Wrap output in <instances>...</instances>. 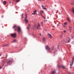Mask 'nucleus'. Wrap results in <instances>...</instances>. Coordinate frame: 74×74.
<instances>
[{
  "instance_id": "obj_22",
  "label": "nucleus",
  "mask_w": 74,
  "mask_h": 74,
  "mask_svg": "<svg viewBox=\"0 0 74 74\" xmlns=\"http://www.w3.org/2000/svg\"><path fill=\"white\" fill-rule=\"evenodd\" d=\"M34 13H36V12H37V11L36 10H35L34 11Z\"/></svg>"
},
{
  "instance_id": "obj_39",
  "label": "nucleus",
  "mask_w": 74,
  "mask_h": 74,
  "mask_svg": "<svg viewBox=\"0 0 74 74\" xmlns=\"http://www.w3.org/2000/svg\"><path fill=\"white\" fill-rule=\"evenodd\" d=\"M63 26H64V27H66V26H65V25H63Z\"/></svg>"
},
{
  "instance_id": "obj_12",
  "label": "nucleus",
  "mask_w": 74,
  "mask_h": 74,
  "mask_svg": "<svg viewBox=\"0 0 74 74\" xmlns=\"http://www.w3.org/2000/svg\"><path fill=\"white\" fill-rule=\"evenodd\" d=\"M4 63H5V60H2V64L3 65L4 64Z\"/></svg>"
},
{
  "instance_id": "obj_7",
  "label": "nucleus",
  "mask_w": 74,
  "mask_h": 74,
  "mask_svg": "<svg viewBox=\"0 0 74 74\" xmlns=\"http://www.w3.org/2000/svg\"><path fill=\"white\" fill-rule=\"evenodd\" d=\"M42 7L43 8V9L44 10H47V9L45 8V6L42 5Z\"/></svg>"
},
{
  "instance_id": "obj_24",
  "label": "nucleus",
  "mask_w": 74,
  "mask_h": 74,
  "mask_svg": "<svg viewBox=\"0 0 74 74\" xmlns=\"http://www.w3.org/2000/svg\"><path fill=\"white\" fill-rule=\"evenodd\" d=\"M32 14L33 15H34V14H37V13H32Z\"/></svg>"
},
{
  "instance_id": "obj_27",
  "label": "nucleus",
  "mask_w": 74,
  "mask_h": 74,
  "mask_svg": "<svg viewBox=\"0 0 74 74\" xmlns=\"http://www.w3.org/2000/svg\"><path fill=\"white\" fill-rule=\"evenodd\" d=\"M18 1H19V0H17V1H16V2H18Z\"/></svg>"
},
{
  "instance_id": "obj_10",
  "label": "nucleus",
  "mask_w": 74,
  "mask_h": 74,
  "mask_svg": "<svg viewBox=\"0 0 74 74\" xmlns=\"http://www.w3.org/2000/svg\"><path fill=\"white\" fill-rule=\"evenodd\" d=\"M25 23H27V22H28V20H27V19H25Z\"/></svg>"
},
{
  "instance_id": "obj_16",
  "label": "nucleus",
  "mask_w": 74,
  "mask_h": 74,
  "mask_svg": "<svg viewBox=\"0 0 74 74\" xmlns=\"http://www.w3.org/2000/svg\"><path fill=\"white\" fill-rule=\"evenodd\" d=\"M40 13H41V14H42L44 13V11L43 10H41L40 11Z\"/></svg>"
},
{
  "instance_id": "obj_9",
  "label": "nucleus",
  "mask_w": 74,
  "mask_h": 74,
  "mask_svg": "<svg viewBox=\"0 0 74 74\" xmlns=\"http://www.w3.org/2000/svg\"><path fill=\"white\" fill-rule=\"evenodd\" d=\"M55 73V71H52L50 73V74H54V73Z\"/></svg>"
},
{
  "instance_id": "obj_35",
  "label": "nucleus",
  "mask_w": 74,
  "mask_h": 74,
  "mask_svg": "<svg viewBox=\"0 0 74 74\" xmlns=\"http://www.w3.org/2000/svg\"><path fill=\"white\" fill-rule=\"evenodd\" d=\"M1 53H0V56H1Z\"/></svg>"
},
{
  "instance_id": "obj_2",
  "label": "nucleus",
  "mask_w": 74,
  "mask_h": 74,
  "mask_svg": "<svg viewBox=\"0 0 74 74\" xmlns=\"http://www.w3.org/2000/svg\"><path fill=\"white\" fill-rule=\"evenodd\" d=\"M16 35V34L15 33H14V34H11V37H12L13 38H15Z\"/></svg>"
},
{
  "instance_id": "obj_20",
  "label": "nucleus",
  "mask_w": 74,
  "mask_h": 74,
  "mask_svg": "<svg viewBox=\"0 0 74 74\" xmlns=\"http://www.w3.org/2000/svg\"><path fill=\"white\" fill-rule=\"evenodd\" d=\"M16 41V40L15 39L14 40V41L13 42H15Z\"/></svg>"
},
{
  "instance_id": "obj_23",
  "label": "nucleus",
  "mask_w": 74,
  "mask_h": 74,
  "mask_svg": "<svg viewBox=\"0 0 74 74\" xmlns=\"http://www.w3.org/2000/svg\"><path fill=\"white\" fill-rule=\"evenodd\" d=\"M64 24L65 25H67V23H64Z\"/></svg>"
},
{
  "instance_id": "obj_40",
  "label": "nucleus",
  "mask_w": 74,
  "mask_h": 74,
  "mask_svg": "<svg viewBox=\"0 0 74 74\" xmlns=\"http://www.w3.org/2000/svg\"><path fill=\"white\" fill-rule=\"evenodd\" d=\"M2 18H3V16H2Z\"/></svg>"
},
{
  "instance_id": "obj_19",
  "label": "nucleus",
  "mask_w": 74,
  "mask_h": 74,
  "mask_svg": "<svg viewBox=\"0 0 74 74\" xmlns=\"http://www.w3.org/2000/svg\"><path fill=\"white\" fill-rule=\"evenodd\" d=\"M26 17H25V19H27V15L26 14H25Z\"/></svg>"
},
{
  "instance_id": "obj_15",
  "label": "nucleus",
  "mask_w": 74,
  "mask_h": 74,
  "mask_svg": "<svg viewBox=\"0 0 74 74\" xmlns=\"http://www.w3.org/2000/svg\"><path fill=\"white\" fill-rule=\"evenodd\" d=\"M40 26V25L39 24H38V27H37V29H38V28Z\"/></svg>"
},
{
  "instance_id": "obj_11",
  "label": "nucleus",
  "mask_w": 74,
  "mask_h": 74,
  "mask_svg": "<svg viewBox=\"0 0 74 74\" xmlns=\"http://www.w3.org/2000/svg\"><path fill=\"white\" fill-rule=\"evenodd\" d=\"M3 4H7V2L6 1H3Z\"/></svg>"
},
{
  "instance_id": "obj_25",
  "label": "nucleus",
  "mask_w": 74,
  "mask_h": 74,
  "mask_svg": "<svg viewBox=\"0 0 74 74\" xmlns=\"http://www.w3.org/2000/svg\"><path fill=\"white\" fill-rule=\"evenodd\" d=\"M64 33H66V30H64Z\"/></svg>"
},
{
  "instance_id": "obj_5",
  "label": "nucleus",
  "mask_w": 74,
  "mask_h": 74,
  "mask_svg": "<svg viewBox=\"0 0 74 74\" xmlns=\"http://www.w3.org/2000/svg\"><path fill=\"white\" fill-rule=\"evenodd\" d=\"M13 28L14 29V31H16L17 30V27L16 26H14L13 27Z\"/></svg>"
},
{
  "instance_id": "obj_3",
  "label": "nucleus",
  "mask_w": 74,
  "mask_h": 74,
  "mask_svg": "<svg viewBox=\"0 0 74 74\" xmlns=\"http://www.w3.org/2000/svg\"><path fill=\"white\" fill-rule=\"evenodd\" d=\"M74 61V58H73L72 59V60H71V61L70 62V63L71 64H70V66H72L73 64V62Z\"/></svg>"
},
{
  "instance_id": "obj_18",
  "label": "nucleus",
  "mask_w": 74,
  "mask_h": 74,
  "mask_svg": "<svg viewBox=\"0 0 74 74\" xmlns=\"http://www.w3.org/2000/svg\"><path fill=\"white\" fill-rule=\"evenodd\" d=\"M43 41H45L46 40V39H45V38H43Z\"/></svg>"
},
{
  "instance_id": "obj_29",
  "label": "nucleus",
  "mask_w": 74,
  "mask_h": 74,
  "mask_svg": "<svg viewBox=\"0 0 74 74\" xmlns=\"http://www.w3.org/2000/svg\"><path fill=\"white\" fill-rule=\"evenodd\" d=\"M39 35H40V36H41V33H40V34H39Z\"/></svg>"
},
{
  "instance_id": "obj_6",
  "label": "nucleus",
  "mask_w": 74,
  "mask_h": 74,
  "mask_svg": "<svg viewBox=\"0 0 74 74\" xmlns=\"http://www.w3.org/2000/svg\"><path fill=\"white\" fill-rule=\"evenodd\" d=\"M51 49L49 48V47L47 45L46 47V49H47V50H49Z\"/></svg>"
},
{
  "instance_id": "obj_1",
  "label": "nucleus",
  "mask_w": 74,
  "mask_h": 74,
  "mask_svg": "<svg viewBox=\"0 0 74 74\" xmlns=\"http://www.w3.org/2000/svg\"><path fill=\"white\" fill-rule=\"evenodd\" d=\"M17 29V30L18 32V34H20L19 32H21V27H18Z\"/></svg>"
},
{
  "instance_id": "obj_41",
  "label": "nucleus",
  "mask_w": 74,
  "mask_h": 74,
  "mask_svg": "<svg viewBox=\"0 0 74 74\" xmlns=\"http://www.w3.org/2000/svg\"><path fill=\"white\" fill-rule=\"evenodd\" d=\"M10 3H11V2H10Z\"/></svg>"
},
{
  "instance_id": "obj_26",
  "label": "nucleus",
  "mask_w": 74,
  "mask_h": 74,
  "mask_svg": "<svg viewBox=\"0 0 74 74\" xmlns=\"http://www.w3.org/2000/svg\"><path fill=\"white\" fill-rule=\"evenodd\" d=\"M2 69V67L0 66V69Z\"/></svg>"
},
{
  "instance_id": "obj_44",
  "label": "nucleus",
  "mask_w": 74,
  "mask_h": 74,
  "mask_svg": "<svg viewBox=\"0 0 74 74\" xmlns=\"http://www.w3.org/2000/svg\"><path fill=\"white\" fill-rule=\"evenodd\" d=\"M14 0V1H15V0Z\"/></svg>"
},
{
  "instance_id": "obj_21",
  "label": "nucleus",
  "mask_w": 74,
  "mask_h": 74,
  "mask_svg": "<svg viewBox=\"0 0 74 74\" xmlns=\"http://www.w3.org/2000/svg\"><path fill=\"white\" fill-rule=\"evenodd\" d=\"M63 68V69H64V68H65V67H64V66H61Z\"/></svg>"
},
{
  "instance_id": "obj_8",
  "label": "nucleus",
  "mask_w": 74,
  "mask_h": 74,
  "mask_svg": "<svg viewBox=\"0 0 74 74\" xmlns=\"http://www.w3.org/2000/svg\"><path fill=\"white\" fill-rule=\"evenodd\" d=\"M48 35L49 37L50 38H52V36H51V34H48Z\"/></svg>"
},
{
  "instance_id": "obj_31",
  "label": "nucleus",
  "mask_w": 74,
  "mask_h": 74,
  "mask_svg": "<svg viewBox=\"0 0 74 74\" xmlns=\"http://www.w3.org/2000/svg\"><path fill=\"white\" fill-rule=\"evenodd\" d=\"M62 37H63V36H60V38H62Z\"/></svg>"
},
{
  "instance_id": "obj_42",
  "label": "nucleus",
  "mask_w": 74,
  "mask_h": 74,
  "mask_svg": "<svg viewBox=\"0 0 74 74\" xmlns=\"http://www.w3.org/2000/svg\"><path fill=\"white\" fill-rule=\"evenodd\" d=\"M70 68H71V67H70Z\"/></svg>"
},
{
  "instance_id": "obj_36",
  "label": "nucleus",
  "mask_w": 74,
  "mask_h": 74,
  "mask_svg": "<svg viewBox=\"0 0 74 74\" xmlns=\"http://www.w3.org/2000/svg\"><path fill=\"white\" fill-rule=\"evenodd\" d=\"M41 16H42L43 17V16H42V14H41Z\"/></svg>"
},
{
  "instance_id": "obj_13",
  "label": "nucleus",
  "mask_w": 74,
  "mask_h": 74,
  "mask_svg": "<svg viewBox=\"0 0 74 74\" xmlns=\"http://www.w3.org/2000/svg\"><path fill=\"white\" fill-rule=\"evenodd\" d=\"M69 29L70 30V31H71V26H69Z\"/></svg>"
},
{
  "instance_id": "obj_4",
  "label": "nucleus",
  "mask_w": 74,
  "mask_h": 74,
  "mask_svg": "<svg viewBox=\"0 0 74 74\" xmlns=\"http://www.w3.org/2000/svg\"><path fill=\"white\" fill-rule=\"evenodd\" d=\"M12 60H10L7 63L8 64L10 65V64H11V63H12Z\"/></svg>"
},
{
  "instance_id": "obj_33",
  "label": "nucleus",
  "mask_w": 74,
  "mask_h": 74,
  "mask_svg": "<svg viewBox=\"0 0 74 74\" xmlns=\"http://www.w3.org/2000/svg\"><path fill=\"white\" fill-rule=\"evenodd\" d=\"M27 29H29V27H27Z\"/></svg>"
},
{
  "instance_id": "obj_28",
  "label": "nucleus",
  "mask_w": 74,
  "mask_h": 74,
  "mask_svg": "<svg viewBox=\"0 0 74 74\" xmlns=\"http://www.w3.org/2000/svg\"><path fill=\"white\" fill-rule=\"evenodd\" d=\"M22 18H23V14H22Z\"/></svg>"
},
{
  "instance_id": "obj_37",
  "label": "nucleus",
  "mask_w": 74,
  "mask_h": 74,
  "mask_svg": "<svg viewBox=\"0 0 74 74\" xmlns=\"http://www.w3.org/2000/svg\"><path fill=\"white\" fill-rule=\"evenodd\" d=\"M41 23H42V21L41 22Z\"/></svg>"
},
{
  "instance_id": "obj_32",
  "label": "nucleus",
  "mask_w": 74,
  "mask_h": 74,
  "mask_svg": "<svg viewBox=\"0 0 74 74\" xmlns=\"http://www.w3.org/2000/svg\"><path fill=\"white\" fill-rule=\"evenodd\" d=\"M43 17L44 18V19H45V17H44V16H43Z\"/></svg>"
},
{
  "instance_id": "obj_14",
  "label": "nucleus",
  "mask_w": 74,
  "mask_h": 74,
  "mask_svg": "<svg viewBox=\"0 0 74 74\" xmlns=\"http://www.w3.org/2000/svg\"><path fill=\"white\" fill-rule=\"evenodd\" d=\"M67 21H69V22H70V19H69V18H67Z\"/></svg>"
},
{
  "instance_id": "obj_30",
  "label": "nucleus",
  "mask_w": 74,
  "mask_h": 74,
  "mask_svg": "<svg viewBox=\"0 0 74 74\" xmlns=\"http://www.w3.org/2000/svg\"><path fill=\"white\" fill-rule=\"evenodd\" d=\"M7 45H5L3 46V47H4V46H7Z\"/></svg>"
},
{
  "instance_id": "obj_43",
  "label": "nucleus",
  "mask_w": 74,
  "mask_h": 74,
  "mask_svg": "<svg viewBox=\"0 0 74 74\" xmlns=\"http://www.w3.org/2000/svg\"><path fill=\"white\" fill-rule=\"evenodd\" d=\"M6 66H7V65H6Z\"/></svg>"
},
{
  "instance_id": "obj_34",
  "label": "nucleus",
  "mask_w": 74,
  "mask_h": 74,
  "mask_svg": "<svg viewBox=\"0 0 74 74\" xmlns=\"http://www.w3.org/2000/svg\"><path fill=\"white\" fill-rule=\"evenodd\" d=\"M59 25V24H58L57 25V26H58Z\"/></svg>"
},
{
  "instance_id": "obj_38",
  "label": "nucleus",
  "mask_w": 74,
  "mask_h": 74,
  "mask_svg": "<svg viewBox=\"0 0 74 74\" xmlns=\"http://www.w3.org/2000/svg\"><path fill=\"white\" fill-rule=\"evenodd\" d=\"M58 67H60V65H58Z\"/></svg>"
},
{
  "instance_id": "obj_17",
  "label": "nucleus",
  "mask_w": 74,
  "mask_h": 74,
  "mask_svg": "<svg viewBox=\"0 0 74 74\" xmlns=\"http://www.w3.org/2000/svg\"><path fill=\"white\" fill-rule=\"evenodd\" d=\"M70 38L68 39L67 42H70Z\"/></svg>"
}]
</instances>
